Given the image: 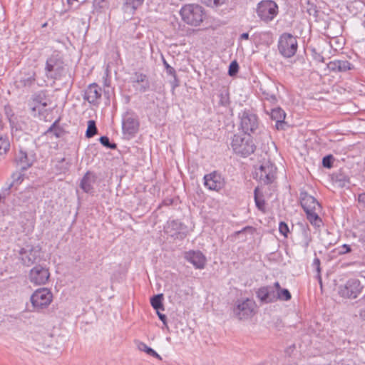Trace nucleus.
Listing matches in <instances>:
<instances>
[{"label":"nucleus","instance_id":"nucleus-1","mask_svg":"<svg viewBox=\"0 0 365 365\" xmlns=\"http://www.w3.org/2000/svg\"><path fill=\"white\" fill-rule=\"evenodd\" d=\"M231 146L236 154L240 155L242 157L250 155L256 149L251 135L245 133L234 135Z\"/></svg>","mask_w":365,"mask_h":365},{"label":"nucleus","instance_id":"nucleus-2","mask_svg":"<svg viewBox=\"0 0 365 365\" xmlns=\"http://www.w3.org/2000/svg\"><path fill=\"white\" fill-rule=\"evenodd\" d=\"M180 14L186 24L193 26H199L205 17L203 8L195 4L185 5L180 9Z\"/></svg>","mask_w":365,"mask_h":365},{"label":"nucleus","instance_id":"nucleus-3","mask_svg":"<svg viewBox=\"0 0 365 365\" xmlns=\"http://www.w3.org/2000/svg\"><path fill=\"white\" fill-rule=\"evenodd\" d=\"M46 76L48 78L58 80L65 75V64L58 53H53L46 62Z\"/></svg>","mask_w":365,"mask_h":365},{"label":"nucleus","instance_id":"nucleus-4","mask_svg":"<svg viewBox=\"0 0 365 365\" xmlns=\"http://www.w3.org/2000/svg\"><path fill=\"white\" fill-rule=\"evenodd\" d=\"M298 48L296 37L290 34H282L278 41V50L284 58H291L295 55Z\"/></svg>","mask_w":365,"mask_h":365},{"label":"nucleus","instance_id":"nucleus-5","mask_svg":"<svg viewBox=\"0 0 365 365\" xmlns=\"http://www.w3.org/2000/svg\"><path fill=\"white\" fill-rule=\"evenodd\" d=\"M53 300V294L47 288L36 289L31 296L30 301L34 311L40 312L47 308Z\"/></svg>","mask_w":365,"mask_h":365},{"label":"nucleus","instance_id":"nucleus-6","mask_svg":"<svg viewBox=\"0 0 365 365\" xmlns=\"http://www.w3.org/2000/svg\"><path fill=\"white\" fill-rule=\"evenodd\" d=\"M256 304L253 299H238L233 307L235 316L240 320L247 319L255 314Z\"/></svg>","mask_w":365,"mask_h":365},{"label":"nucleus","instance_id":"nucleus-7","mask_svg":"<svg viewBox=\"0 0 365 365\" xmlns=\"http://www.w3.org/2000/svg\"><path fill=\"white\" fill-rule=\"evenodd\" d=\"M277 168L274 164L270 162L263 163L258 169H256L254 178L264 185H269L276 178Z\"/></svg>","mask_w":365,"mask_h":365},{"label":"nucleus","instance_id":"nucleus-8","mask_svg":"<svg viewBox=\"0 0 365 365\" xmlns=\"http://www.w3.org/2000/svg\"><path fill=\"white\" fill-rule=\"evenodd\" d=\"M362 288L359 279H350L338 287V293L344 298L356 299L361 294Z\"/></svg>","mask_w":365,"mask_h":365},{"label":"nucleus","instance_id":"nucleus-9","mask_svg":"<svg viewBox=\"0 0 365 365\" xmlns=\"http://www.w3.org/2000/svg\"><path fill=\"white\" fill-rule=\"evenodd\" d=\"M257 13L262 21L268 22L277 16L278 6L273 1L264 0L258 4Z\"/></svg>","mask_w":365,"mask_h":365},{"label":"nucleus","instance_id":"nucleus-10","mask_svg":"<svg viewBox=\"0 0 365 365\" xmlns=\"http://www.w3.org/2000/svg\"><path fill=\"white\" fill-rule=\"evenodd\" d=\"M36 160V153L34 151H26L20 149L15 157L16 167L21 171L31 168Z\"/></svg>","mask_w":365,"mask_h":365},{"label":"nucleus","instance_id":"nucleus-11","mask_svg":"<svg viewBox=\"0 0 365 365\" xmlns=\"http://www.w3.org/2000/svg\"><path fill=\"white\" fill-rule=\"evenodd\" d=\"M39 246L26 245L19 251V258L26 266L33 264L39 257L41 253Z\"/></svg>","mask_w":365,"mask_h":365},{"label":"nucleus","instance_id":"nucleus-12","mask_svg":"<svg viewBox=\"0 0 365 365\" xmlns=\"http://www.w3.org/2000/svg\"><path fill=\"white\" fill-rule=\"evenodd\" d=\"M50 277L48 269L41 265H36L29 272V278L31 283L36 285L45 284Z\"/></svg>","mask_w":365,"mask_h":365},{"label":"nucleus","instance_id":"nucleus-13","mask_svg":"<svg viewBox=\"0 0 365 365\" xmlns=\"http://www.w3.org/2000/svg\"><path fill=\"white\" fill-rule=\"evenodd\" d=\"M240 125L245 134L250 135L251 133H255L258 128V118L255 114L244 111L241 116Z\"/></svg>","mask_w":365,"mask_h":365},{"label":"nucleus","instance_id":"nucleus-14","mask_svg":"<svg viewBox=\"0 0 365 365\" xmlns=\"http://www.w3.org/2000/svg\"><path fill=\"white\" fill-rule=\"evenodd\" d=\"M225 183L224 178L217 171L204 176V185L210 190L219 191L224 187Z\"/></svg>","mask_w":365,"mask_h":365},{"label":"nucleus","instance_id":"nucleus-15","mask_svg":"<svg viewBox=\"0 0 365 365\" xmlns=\"http://www.w3.org/2000/svg\"><path fill=\"white\" fill-rule=\"evenodd\" d=\"M123 135L127 138H133L138 131L139 122L137 118L132 115H126L123 118L122 125Z\"/></svg>","mask_w":365,"mask_h":365},{"label":"nucleus","instance_id":"nucleus-16","mask_svg":"<svg viewBox=\"0 0 365 365\" xmlns=\"http://www.w3.org/2000/svg\"><path fill=\"white\" fill-rule=\"evenodd\" d=\"M130 83L140 93H145L150 90V83L148 76L140 72H135L130 77Z\"/></svg>","mask_w":365,"mask_h":365},{"label":"nucleus","instance_id":"nucleus-17","mask_svg":"<svg viewBox=\"0 0 365 365\" xmlns=\"http://www.w3.org/2000/svg\"><path fill=\"white\" fill-rule=\"evenodd\" d=\"M102 95L101 88L96 83L90 84L85 91L83 99L88 103L96 105L98 103Z\"/></svg>","mask_w":365,"mask_h":365},{"label":"nucleus","instance_id":"nucleus-18","mask_svg":"<svg viewBox=\"0 0 365 365\" xmlns=\"http://www.w3.org/2000/svg\"><path fill=\"white\" fill-rule=\"evenodd\" d=\"M327 68L332 72L344 73L353 70L354 66L345 59H334L327 63Z\"/></svg>","mask_w":365,"mask_h":365},{"label":"nucleus","instance_id":"nucleus-19","mask_svg":"<svg viewBox=\"0 0 365 365\" xmlns=\"http://www.w3.org/2000/svg\"><path fill=\"white\" fill-rule=\"evenodd\" d=\"M300 204L305 211L321 210L319 202L313 196L309 195L307 192H300Z\"/></svg>","mask_w":365,"mask_h":365},{"label":"nucleus","instance_id":"nucleus-20","mask_svg":"<svg viewBox=\"0 0 365 365\" xmlns=\"http://www.w3.org/2000/svg\"><path fill=\"white\" fill-rule=\"evenodd\" d=\"M185 258L197 269H202L205 265L206 258L200 251H189L185 253Z\"/></svg>","mask_w":365,"mask_h":365},{"label":"nucleus","instance_id":"nucleus-21","mask_svg":"<svg viewBox=\"0 0 365 365\" xmlns=\"http://www.w3.org/2000/svg\"><path fill=\"white\" fill-rule=\"evenodd\" d=\"M256 295L260 302L264 304L276 302V294L273 288L269 286L259 288L256 292Z\"/></svg>","mask_w":365,"mask_h":365},{"label":"nucleus","instance_id":"nucleus-22","mask_svg":"<svg viewBox=\"0 0 365 365\" xmlns=\"http://www.w3.org/2000/svg\"><path fill=\"white\" fill-rule=\"evenodd\" d=\"M97 180L96 175L91 171L86 173L82 178L80 182V187L86 193H93L94 192L93 184Z\"/></svg>","mask_w":365,"mask_h":365},{"label":"nucleus","instance_id":"nucleus-23","mask_svg":"<svg viewBox=\"0 0 365 365\" xmlns=\"http://www.w3.org/2000/svg\"><path fill=\"white\" fill-rule=\"evenodd\" d=\"M264 110L273 120L276 121V128L278 130L284 128L286 113L281 108L276 107L268 110L264 107Z\"/></svg>","mask_w":365,"mask_h":365},{"label":"nucleus","instance_id":"nucleus-24","mask_svg":"<svg viewBox=\"0 0 365 365\" xmlns=\"http://www.w3.org/2000/svg\"><path fill=\"white\" fill-rule=\"evenodd\" d=\"M60 119L56 120L53 124L48 128V130L46 131L45 134L50 136V137H55L56 138H61L64 134V130L59 126Z\"/></svg>","mask_w":365,"mask_h":365},{"label":"nucleus","instance_id":"nucleus-25","mask_svg":"<svg viewBox=\"0 0 365 365\" xmlns=\"http://www.w3.org/2000/svg\"><path fill=\"white\" fill-rule=\"evenodd\" d=\"M168 228L170 229L172 231H174V233L171 234L172 236L179 235L182 237V234L183 236H185V233L183 232V230L186 229V226H185L178 220L169 222Z\"/></svg>","mask_w":365,"mask_h":365},{"label":"nucleus","instance_id":"nucleus-26","mask_svg":"<svg viewBox=\"0 0 365 365\" xmlns=\"http://www.w3.org/2000/svg\"><path fill=\"white\" fill-rule=\"evenodd\" d=\"M33 102L35 103V106L33 108L34 110H36L39 106L43 108L48 106L46 93L43 91L35 93L33 96Z\"/></svg>","mask_w":365,"mask_h":365},{"label":"nucleus","instance_id":"nucleus-27","mask_svg":"<svg viewBox=\"0 0 365 365\" xmlns=\"http://www.w3.org/2000/svg\"><path fill=\"white\" fill-rule=\"evenodd\" d=\"M320 210L305 211L307 220L309 222L315 227H319L322 223L321 218L318 215V212Z\"/></svg>","mask_w":365,"mask_h":365},{"label":"nucleus","instance_id":"nucleus-28","mask_svg":"<svg viewBox=\"0 0 365 365\" xmlns=\"http://www.w3.org/2000/svg\"><path fill=\"white\" fill-rule=\"evenodd\" d=\"M302 4L304 11L307 12L309 16H313L314 17L317 16L319 11L317 6L314 3L307 0L304 4L302 3Z\"/></svg>","mask_w":365,"mask_h":365},{"label":"nucleus","instance_id":"nucleus-29","mask_svg":"<svg viewBox=\"0 0 365 365\" xmlns=\"http://www.w3.org/2000/svg\"><path fill=\"white\" fill-rule=\"evenodd\" d=\"M254 197H255V202L256 207L262 211V212H265V201L263 199L262 195H259V188L255 187L254 190Z\"/></svg>","mask_w":365,"mask_h":365},{"label":"nucleus","instance_id":"nucleus-30","mask_svg":"<svg viewBox=\"0 0 365 365\" xmlns=\"http://www.w3.org/2000/svg\"><path fill=\"white\" fill-rule=\"evenodd\" d=\"M163 299L162 294L154 295L150 298V304L154 309L156 311L164 310Z\"/></svg>","mask_w":365,"mask_h":365},{"label":"nucleus","instance_id":"nucleus-31","mask_svg":"<svg viewBox=\"0 0 365 365\" xmlns=\"http://www.w3.org/2000/svg\"><path fill=\"white\" fill-rule=\"evenodd\" d=\"M139 350L145 352L147 354L152 356L159 360H161V356L152 348L148 346L145 343L140 342L138 346Z\"/></svg>","mask_w":365,"mask_h":365},{"label":"nucleus","instance_id":"nucleus-32","mask_svg":"<svg viewBox=\"0 0 365 365\" xmlns=\"http://www.w3.org/2000/svg\"><path fill=\"white\" fill-rule=\"evenodd\" d=\"M10 148V143L7 135H0V155L6 153Z\"/></svg>","mask_w":365,"mask_h":365},{"label":"nucleus","instance_id":"nucleus-33","mask_svg":"<svg viewBox=\"0 0 365 365\" xmlns=\"http://www.w3.org/2000/svg\"><path fill=\"white\" fill-rule=\"evenodd\" d=\"M218 97L220 98L219 100V105L222 106H228L230 101V94L227 89H223L221 91L218 95Z\"/></svg>","mask_w":365,"mask_h":365},{"label":"nucleus","instance_id":"nucleus-34","mask_svg":"<svg viewBox=\"0 0 365 365\" xmlns=\"http://www.w3.org/2000/svg\"><path fill=\"white\" fill-rule=\"evenodd\" d=\"M98 133L96 121L90 120L88 121V127L86 132V137L88 138H93Z\"/></svg>","mask_w":365,"mask_h":365},{"label":"nucleus","instance_id":"nucleus-35","mask_svg":"<svg viewBox=\"0 0 365 365\" xmlns=\"http://www.w3.org/2000/svg\"><path fill=\"white\" fill-rule=\"evenodd\" d=\"M334 180L340 187H344L349 183V178L341 172L335 175Z\"/></svg>","mask_w":365,"mask_h":365},{"label":"nucleus","instance_id":"nucleus-36","mask_svg":"<svg viewBox=\"0 0 365 365\" xmlns=\"http://www.w3.org/2000/svg\"><path fill=\"white\" fill-rule=\"evenodd\" d=\"M11 178L13 180L8 185H11L12 187L14 185H18L22 182L24 178V174L21 171H16L12 174Z\"/></svg>","mask_w":365,"mask_h":365},{"label":"nucleus","instance_id":"nucleus-37","mask_svg":"<svg viewBox=\"0 0 365 365\" xmlns=\"http://www.w3.org/2000/svg\"><path fill=\"white\" fill-rule=\"evenodd\" d=\"M291 298V293L287 289L282 288L276 294V301L278 299L281 301H289Z\"/></svg>","mask_w":365,"mask_h":365},{"label":"nucleus","instance_id":"nucleus-38","mask_svg":"<svg viewBox=\"0 0 365 365\" xmlns=\"http://www.w3.org/2000/svg\"><path fill=\"white\" fill-rule=\"evenodd\" d=\"M99 141L103 146L110 149H115L117 147L115 143L110 142V140L107 136H101Z\"/></svg>","mask_w":365,"mask_h":365},{"label":"nucleus","instance_id":"nucleus-39","mask_svg":"<svg viewBox=\"0 0 365 365\" xmlns=\"http://www.w3.org/2000/svg\"><path fill=\"white\" fill-rule=\"evenodd\" d=\"M239 71V65L236 61H232L229 66L228 74L230 76H235Z\"/></svg>","mask_w":365,"mask_h":365},{"label":"nucleus","instance_id":"nucleus-40","mask_svg":"<svg viewBox=\"0 0 365 365\" xmlns=\"http://www.w3.org/2000/svg\"><path fill=\"white\" fill-rule=\"evenodd\" d=\"M334 157L331 155H326L322 159V165L326 168H331L333 166Z\"/></svg>","mask_w":365,"mask_h":365},{"label":"nucleus","instance_id":"nucleus-41","mask_svg":"<svg viewBox=\"0 0 365 365\" xmlns=\"http://www.w3.org/2000/svg\"><path fill=\"white\" fill-rule=\"evenodd\" d=\"M163 65L166 69V72L168 73V74L173 76V78H175V81H177V75H176V71L174 69V68H173L172 66H170L168 62L165 61V58H163Z\"/></svg>","mask_w":365,"mask_h":365},{"label":"nucleus","instance_id":"nucleus-42","mask_svg":"<svg viewBox=\"0 0 365 365\" xmlns=\"http://www.w3.org/2000/svg\"><path fill=\"white\" fill-rule=\"evenodd\" d=\"M202 1L208 6H220L227 1V0H202Z\"/></svg>","mask_w":365,"mask_h":365},{"label":"nucleus","instance_id":"nucleus-43","mask_svg":"<svg viewBox=\"0 0 365 365\" xmlns=\"http://www.w3.org/2000/svg\"><path fill=\"white\" fill-rule=\"evenodd\" d=\"M125 4L130 6L133 9H136L139 6H140L144 0H124Z\"/></svg>","mask_w":365,"mask_h":365},{"label":"nucleus","instance_id":"nucleus-44","mask_svg":"<svg viewBox=\"0 0 365 365\" xmlns=\"http://www.w3.org/2000/svg\"><path fill=\"white\" fill-rule=\"evenodd\" d=\"M279 232L283 236L287 237L288 233L289 232V230L287 223H285L284 222H281L279 225Z\"/></svg>","mask_w":365,"mask_h":365},{"label":"nucleus","instance_id":"nucleus-45","mask_svg":"<svg viewBox=\"0 0 365 365\" xmlns=\"http://www.w3.org/2000/svg\"><path fill=\"white\" fill-rule=\"evenodd\" d=\"M11 189V185H7L6 187H4L0 192V203L4 202L6 196L10 194V190Z\"/></svg>","mask_w":365,"mask_h":365},{"label":"nucleus","instance_id":"nucleus-46","mask_svg":"<svg viewBox=\"0 0 365 365\" xmlns=\"http://www.w3.org/2000/svg\"><path fill=\"white\" fill-rule=\"evenodd\" d=\"M250 232L251 234L253 232V228L252 227L247 226L242 229L241 230L237 231L234 233L235 237H243V235L247 232Z\"/></svg>","mask_w":365,"mask_h":365},{"label":"nucleus","instance_id":"nucleus-47","mask_svg":"<svg viewBox=\"0 0 365 365\" xmlns=\"http://www.w3.org/2000/svg\"><path fill=\"white\" fill-rule=\"evenodd\" d=\"M351 251V249L350 245H346V244H344V245H343L339 248V253L340 255H344V254L349 253V252H350Z\"/></svg>","mask_w":365,"mask_h":365},{"label":"nucleus","instance_id":"nucleus-48","mask_svg":"<svg viewBox=\"0 0 365 365\" xmlns=\"http://www.w3.org/2000/svg\"><path fill=\"white\" fill-rule=\"evenodd\" d=\"M265 100L269 101L271 103H275L277 101V98H276L275 95H274V94H270V95L266 94Z\"/></svg>","mask_w":365,"mask_h":365},{"label":"nucleus","instance_id":"nucleus-49","mask_svg":"<svg viewBox=\"0 0 365 365\" xmlns=\"http://www.w3.org/2000/svg\"><path fill=\"white\" fill-rule=\"evenodd\" d=\"M313 266L316 268L317 272L320 273V260L319 258L315 257L313 261Z\"/></svg>","mask_w":365,"mask_h":365},{"label":"nucleus","instance_id":"nucleus-50","mask_svg":"<svg viewBox=\"0 0 365 365\" xmlns=\"http://www.w3.org/2000/svg\"><path fill=\"white\" fill-rule=\"evenodd\" d=\"M94 4L100 8H104L107 5V0H94Z\"/></svg>","mask_w":365,"mask_h":365},{"label":"nucleus","instance_id":"nucleus-51","mask_svg":"<svg viewBox=\"0 0 365 365\" xmlns=\"http://www.w3.org/2000/svg\"><path fill=\"white\" fill-rule=\"evenodd\" d=\"M35 81V78L34 76L29 77L27 79L23 80L22 81L24 83L25 86L31 85Z\"/></svg>","mask_w":365,"mask_h":365},{"label":"nucleus","instance_id":"nucleus-52","mask_svg":"<svg viewBox=\"0 0 365 365\" xmlns=\"http://www.w3.org/2000/svg\"><path fill=\"white\" fill-rule=\"evenodd\" d=\"M359 241L361 244L364 250H365V232L360 235Z\"/></svg>","mask_w":365,"mask_h":365},{"label":"nucleus","instance_id":"nucleus-53","mask_svg":"<svg viewBox=\"0 0 365 365\" xmlns=\"http://www.w3.org/2000/svg\"><path fill=\"white\" fill-rule=\"evenodd\" d=\"M156 312H157L159 319L163 322V323L165 325H166V319H167L166 316L163 314H161L159 311H156Z\"/></svg>","mask_w":365,"mask_h":365},{"label":"nucleus","instance_id":"nucleus-54","mask_svg":"<svg viewBox=\"0 0 365 365\" xmlns=\"http://www.w3.org/2000/svg\"><path fill=\"white\" fill-rule=\"evenodd\" d=\"M249 38V34L248 33H243L240 35V39L242 40H247Z\"/></svg>","mask_w":365,"mask_h":365},{"label":"nucleus","instance_id":"nucleus-55","mask_svg":"<svg viewBox=\"0 0 365 365\" xmlns=\"http://www.w3.org/2000/svg\"><path fill=\"white\" fill-rule=\"evenodd\" d=\"M274 287L277 290V292H278L280 289H282V287L278 282H274Z\"/></svg>","mask_w":365,"mask_h":365},{"label":"nucleus","instance_id":"nucleus-56","mask_svg":"<svg viewBox=\"0 0 365 365\" xmlns=\"http://www.w3.org/2000/svg\"><path fill=\"white\" fill-rule=\"evenodd\" d=\"M178 85H179V81H178V79L177 78V81H175V80L174 79V82H173V89H174L175 87L178 86Z\"/></svg>","mask_w":365,"mask_h":365},{"label":"nucleus","instance_id":"nucleus-57","mask_svg":"<svg viewBox=\"0 0 365 365\" xmlns=\"http://www.w3.org/2000/svg\"><path fill=\"white\" fill-rule=\"evenodd\" d=\"M78 0H67V2L69 5H73L75 1H77Z\"/></svg>","mask_w":365,"mask_h":365},{"label":"nucleus","instance_id":"nucleus-58","mask_svg":"<svg viewBox=\"0 0 365 365\" xmlns=\"http://www.w3.org/2000/svg\"><path fill=\"white\" fill-rule=\"evenodd\" d=\"M2 128V126L0 125V130Z\"/></svg>","mask_w":365,"mask_h":365}]
</instances>
